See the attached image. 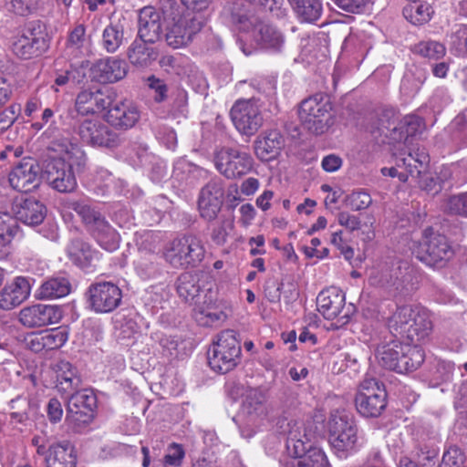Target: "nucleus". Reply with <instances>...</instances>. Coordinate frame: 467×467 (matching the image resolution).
<instances>
[{
    "mask_svg": "<svg viewBox=\"0 0 467 467\" xmlns=\"http://www.w3.org/2000/svg\"><path fill=\"white\" fill-rule=\"evenodd\" d=\"M199 275L192 272L181 274L176 282L178 296L185 302H192L201 292Z\"/></svg>",
    "mask_w": 467,
    "mask_h": 467,
    "instance_id": "40",
    "label": "nucleus"
},
{
    "mask_svg": "<svg viewBox=\"0 0 467 467\" xmlns=\"http://www.w3.org/2000/svg\"><path fill=\"white\" fill-rule=\"evenodd\" d=\"M183 24L178 20L174 23L165 34L167 44L172 48H180L187 46L190 42V35L186 33Z\"/></svg>",
    "mask_w": 467,
    "mask_h": 467,
    "instance_id": "46",
    "label": "nucleus"
},
{
    "mask_svg": "<svg viewBox=\"0 0 467 467\" xmlns=\"http://www.w3.org/2000/svg\"><path fill=\"white\" fill-rule=\"evenodd\" d=\"M47 413L51 422L57 423L61 420L63 409L61 402L57 398L49 400L47 406Z\"/></svg>",
    "mask_w": 467,
    "mask_h": 467,
    "instance_id": "63",
    "label": "nucleus"
},
{
    "mask_svg": "<svg viewBox=\"0 0 467 467\" xmlns=\"http://www.w3.org/2000/svg\"><path fill=\"white\" fill-rule=\"evenodd\" d=\"M86 42V29L83 25H78L69 34L68 44L76 48H80Z\"/></svg>",
    "mask_w": 467,
    "mask_h": 467,
    "instance_id": "64",
    "label": "nucleus"
},
{
    "mask_svg": "<svg viewBox=\"0 0 467 467\" xmlns=\"http://www.w3.org/2000/svg\"><path fill=\"white\" fill-rule=\"evenodd\" d=\"M67 251L70 260L81 268H88L99 260V253L80 239L72 240Z\"/></svg>",
    "mask_w": 467,
    "mask_h": 467,
    "instance_id": "37",
    "label": "nucleus"
},
{
    "mask_svg": "<svg viewBox=\"0 0 467 467\" xmlns=\"http://www.w3.org/2000/svg\"><path fill=\"white\" fill-rule=\"evenodd\" d=\"M41 332L43 336L42 346H45L47 351L60 348L68 338V332L66 327H57Z\"/></svg>",
    "mask_w": 467,
    "mask_h": 467,
    "instance_id": "47",
    "label": "nucleus"
},
{
    "mask_svg": "<svg viewBox=\"0 0 467 467\" xmlns=\"http://www.w3.org/2000/svg\"><path fill=\"white\" fill-rule=\"evenodd\" d=\"M334 3L346 12L361 14L373 3V0H334Z\"/></svg>",
    "mask_w": 467,
    "mask_h": 467,
    "instance_id": "56",
    "label": "nucleus"
},
{
    "mask_svg": "<svg viewBox=\"0 0 467 467\" xmlns=\"http://www.w3.org/2000/svg\"><path fill=\"white\" fill-rule=\"evenodd\" d=\"M185 452L182 445L172 443L169 446L167 453L164 456L165 467H179L184 458Z\"/></svg>",
    "mask_w": 467,
    "mask_h": 467,
    "instance_id": "57",
    "label": "nucleus"
},
{
    "mask_svg": "<svg viewBox=\"0 0 467 467\" xmlns=\"http://www.w3.org/2000/svg\"><path fill=\"white\" fill-rule=\"evenodd\" d=\"M68 208L80 216L88 233L103 249L112 252L119 247V234L96 206L84 201H76L69 202Z\"/></svg>",
    "mask_w": 467,
    "mask_h": 467,
    "instance_id": "4",
    "label": "nucleus"
},
{
    "mask_svg": "<svg viewBox=\"0 0 467 467\" xmlns=\"http://www.w3.org/2000/svg\"><path fill=\"white\" fill-rule=\"evenodd\" d=\"M410 22L414 25H422L430 21L432 9L428 4H417L410 6Z\"/></svg>",
    "mask_w": 467,
    "mask_h": 467,
    "instance_id": "55",
    "label": "nucleus"
},
{
    "mask_svg": "<svg viewBox=\"0 0 467 467\" xmlns=\"http://www.w3.org/2000/svg\"><path fill=\"white\" fill-rule=\"evenodd\" d=\"M411 51L422 57L438 60L446 54V48L443 44L434 40H423L415 44Z\"/></svg>",
    "mask_w": 467,
    "mask_h": 467,
    "instance_id": "45",
    "label": "nucleus"
},
{
    "mask_svg": "<svg viewBox=\"0 0 467 467\" xmlns=\"http://www.w3.org/2000/svg\"><path fill=\"white\" fill-rule=\"evenodd\" d=\"M376 357L380 366L400 374L418 369L425 359L424 351L420 346L392 338L379 344Z\"/></svg>",
    "mask_w": 467,
    "mask_h": 467,
    "instance_id": "2",
    "label": "nucleus"
},
{
    "mask_svg": "<svg viewBox=\"0 0 467 467\" xmlns=\"http://www.w3.org/2000/svg\"><path fill=\"white\" fill-rule=\"evenodd\" d=\"M86 296L87 304L92 311L106 314L119 307L122 300V292L116 284L101 281L91 284Z\"/></svg>",
    "mask_w": 467,
    "mask_h": 467,
    "instance_id": "14",
    "label": "nucleus"
},
{
    "mask_svg": "<svg viewBox=\"0 0 467 467\" xmlns=\"http://www.w3.org/2000/svg\"><path fill=\"white\" fill-rule=\"evenodd\" d=\"M18 318L24 327H40L58 323L62 318V312L57 306L36 304L21 309Z\"/></svg>",
    "mask_w": 467,
    "mask_h": 467,
    "instance_id": "21",
    "label": "nucleus"
},
{
    "mask_svg": "<svg viewBox=\"0 0 467 467\" xmlns=\"http://www.w3.org/2000/svg\"><path fill=\"white\" fill-rule=\"evenodd\" d=\"M395 158V166L381 169V173L384 176L398 177L402 182L408 181L409 177L414 178L423 172V169L428 161V154L424 150L411 152L409 150L400 149L393 153Z\"/></svg>",
    "mask_w": 467,
    "mask_h": 467,
    "instance_id": "15",
    "label": "nucleus"
},
{
    "mask_svg": "<svg viewBox=\"0 0 467 467\" xmlns=\"http://www.w3.org/2000/svg\"><path fill=\"white\" fill-rule=\"evenodd\" d=\"M358 412L365 418H377L387 406L385 386L375 379H364L355 397Z\"/></svg>",
    "mask_w": 467,
    "mask_h": 467,
    "instance_id": "12",
    "label": "nucleus"
},
{
    "mask_svg": "<svg viewBox=\"0 0 467 467\" xmlns=\"http://www.w3.org/2000/svg\"><path fill=\"white\" fill-rule=\"evenodd\" d=\"M116 93L106 89H84L80 91L75 101V109L68 113L69 120L78 118H88V115H94L107 110L113 102Z\"/></svg>",
    "mask_w": 467,
    "mask_h": 467,
    "instance_id": "16",
    "label": "nucleus"
},
{
    "mask_svg": "<svg viewBox=\"0 0 467 467\" xmlns=\"http://www.w3.org/2000/svg\"><path fill=\"white\" fill-rule=\"evenodd\" d=\"M303 441V451L300 453H288V457L282 460L283 467H330L325 452L317 447Z\"/></svg>",
    "mask_w": 467,
    "mask_h": 467,
    "instance_id": "27",
    "label": "nucleus"
},
{
    "mask_svg": "<svg viewBox=\"0 0 467 467\" xmlns=\"http://www.w3.org/2000/svg\"><path fill=\"white\" fill-rule=\"evenodd\" d=\"M41 179V167L37 161L27 157L14 165L8 174L10 186L22 192H28L37 188Z\"/></svg>",
    "mask_w": 467,
    "mask_h": 467,
    "instance_id": "20",
    "label": "nucleus"
},
{
    "mask_svg": "<svg viewBox=\"0 0 467 467\" xmlns=\"http://www.w3.org/2000/svg\"><path fill=\"white\" fill-rule=\"evenodd\" d=\"M276 433L285 437V448L288 453H300L303 451V441H308L307 435L302 431V423L286 417L277 418L275 425Z\"/></svg>",
    "mask_w": 467,
    "mask_h": 467,
    "instance_id": "25",
    "label": "nucleus"
},
{
    "mask_svg": "<svg viewBox=\"0 0 467 467\" xmlns=\"http://www.w3.org/2000/svg\"><path fill=\"white\" fill-rule=\"evenodd\" d=\"M337 222L341 226L353 232L358 230L361 225L359 218L356 215L350 214L348 212H341L337 214Z\"/></svg>",
    "mask_w": 467,
    "mask_h": 467,
    "instance_id": "61",
    "label": "nucleus"
},
{
    "mask_svg": "<svg viewBox=\"0 0 467 467\" xmlns=\"http://www.w3.org/2000/svg\"><path fill=\"white\" fill-rule=\"evenodd\" d=\"M282 287L283 283L278 282L276 279H268L265 281L264 293L269 302L277 303L280 301Z\"/></svg>",
    "mask_w": 467,
    "mask_h": 467,
    "instance_id": "59",
    "label": "nucleus"
},
{
    "mask_svg": "<svg viewBox=\"0 0 467 467\" xmlns=\"http://www.w3.org/2000/svg\"><path fill=\"white\" fill-rule=\"evenodd\" d=\"M56 373V388L58 392L67 395L78 389L80 378L72 364L67 360H59L54 365Z\"/></svg>",
    "mask_w": 467,
    "mask_h": 467,
    "instance_id": "34",
    "label": "nucleus"
},
{
    "mask_svg": "<svg viewBox=\"0 0 467 467\" xmlns=\"http://www.w3.org/2000/svg\"><path fill=\"white\" fill-rule=\"evenodd\" d=\"M414 253L420 262L433 268L444 267L454 254L447 237L434 232L432 228L423 231Z\"/></svg>",
    "mask_w": 467,
    "mask_h": 467,
    "instance_id": "8",
    "label": "nucleus"
},
{
    "mask_svg": "<svg viewBox=\"0 0 467 467\" xmlns=\"http://www.w3.org/2000/svg\"><path fill=\"white\" fill-rule=\"evenodd\" d=\"M231 119L236 130L246 136H252L263 125V115L253 99L236 101L230 111Z\"/></svg>",
    "mask_w": 467,
    "mask_h": 467,
    "instance_id": "19",
    "label": "nucleus"
},
{
    "mask_svg": "<svg viewBox=\"0 0 467 467\" xmlns=\"http://www.w3.org/2000/svg\"><path fill=\"white\" fill-rule=\"evenodd\" d=\"M428 163L429 161L423 169V172L419 175H415L414 178H418V184L421 190L425 191L429 194L436 195L441 191L442 186L438 177L427 172Z\"/></svg>",
    "mask_w": 467,
    "mask_h": 467,
    "instance_id": "49",
    "label": "nucleus"
},
{
    "mask_svg": "<svg viewBox=\"0 0 467 467\" xmlns=\"http://www.w3.org/2000/svg\"><path fill=\"white\" fill-rule=\"evenodd\" d=\"M29 281L23 276L16 277L0 291V309L11 310L20 306L30 295Z\"/></svg>",
    "mask_w": 467,
    "mask_h": 467,
    "instance_id": "29",
    "label": "nucleus"
},
{
    "mask_svg": "<svg viewBox=\"0 0 467 467\" xmlns=\"http://www.w3.org/2000/svg\"><path fill=\"white\" fill-rule=\"evenodd\" d=\"M319 313L327 320H333L345 306V295L337 287L322 290L317 297Z\"/></svg>",
    "mask_w": 467,
    "mask_h": 467,
    "instance_id": "33",
    "label": "nucleus"
},
{
    "mask_svg": "<svg viewBox=\"0 0 467 467\" xmlns=\"http://www.w3.org/2000/svg\"><path fill=\"white\" fill-rule=\"evenodd\" d=\"M254 41L264 49L279 52L285 44L283 34L274 26L263 22L254 33Z\"/></svg>",
    "mask_w": 467,
    "mask_h": 467,
    "instance_id": "36",
    "label": "nucleus"
},
{
    "mask_svg": "<svg viewBox=\"0 0 467 467\" xmlns=\"http://www.w3.org/2000/svg\"><path fill=\"white\" fill-rule=\"evenodd\" d=\"M422 120L417 116H406L397 123L393 110H385L379 118V130L385 137L400 143L403 142V150H412L409 148L413 138L420 131Z\"/></svg>",
    "mask_w": 467,
    "mask_h": 467,
    "instance_id": "11",
    "label": "nucleus"
},
{
    "mask_svg": "<svg viewBox=\"0 0 467 467\" xmlns=\"http://www.w3.org/2000/svg\"><path fill=\"white\" fill-rule=\"evenodd\" d=\"M90 71L92 78L98 82L115 83L125 78L128 66L123 59L108 57L96 61Z\"/></svg>",
    "mask_w": 467,
    "mask_h": 467,
    "instance_id": "24",
    "label": "nucleus"
},
{
    "mask_svg": "<svg viewBox=\"0 0 467 467\" xmlns=\"http://www.w3.org/2000/svg\"><path fill=\"white\" fill-rule=\"evenodd\" d=\"M140 118L138 108L130 101L117 100L107 109L106 121L116 129L127 130L135 126Z\"/></svg>",
    "mask_w": 467,
    "mask_h": 467,
    "instance_id": "22",
    "label": "nucleus"
},
{
    "mask_svg": "<svg viewBox=\"0 0 467 467\" xmlns=\"http://www.w3.org/2000/svg\"><path fill=\"white\" fill-rule=\"evenodd\" d=\"M71 284L67 276L57 275L47 279L38 287L36 297L39 300H52L67 296Z\"/></svg>",
    "mask_w": 467,
    "mask_h": 467,
    "instance_id": "35",
    "label": "nucleus"
},
{
    "mask_svg": "<svg viewBox=\"0 0 467 467\" xmlns=\"http://www.w3.org/2000/svg\"><path fill=\"white\" fill-rule=\"evenodd\" d=\"M140 38L135 39L127 50V57L129 61L136 67H148L157 58V52L153 47H148Z\"/></svg>",
    "mask_w": 467,
    "mask_h": 467,
    "instance_id": "39",
    "label": "nucleus"
},
{
    "mask_svg": "<svg viewBox=\"0 0 467 467\" xmlns=\"http://www.w3.org/2000/svg\"><path fill=\"white\" fill-rule=\"evenodd\" d=\"M253 163L249 153L234 148H223L214 156L215 168L228 179L245 175L252 170Z\"/></svg>",
    "mask_w": 467,
    "mask_h": 467,
    "instance_id": "18",
    "label": "nucleus"
},
{
    "mask_svg": "<svg viewBox=\"0 0 467 467\" xmlns=\"http://www.w3.org/2000/svg\"><path fill=\"white\" fill-rule=\"evenodd\" d=\"M21 113L19 104H11L0 112V133L8 130L17 119Z\"/></svg>",
    "mask_w": 467,
    "mask_h": 467,
    "instance_id": "53",
    "label": "nucleus"
},
{
    "mask_svg": "<svg viewBox=\"0 0 467 467\" xmlns=\"http://www.w3.org/2000/svg\"><path fill=\"white\" fill-rule=\"evenodd\" d=\"M285 145V140L277 130L261 133L254 141V152L261 161H269L275 159Z\"/></svg>",
    "mask_w": 467,
    "mask_h": 467,
    "instance_id": "31",
    "label": "nucleus"
},
{
    "mask_svg": "<svg viewBox=\"0 0 467 467\" xmlns=\"http://www.w3.org/2000/svg\"><path fill=\"white\" fill-rule=\"evenodd\" d=\"M347 202L353 211H361L371 205L372 198L368 192L359 189L353 191L347 196Z\"/></svg>",
    "mask_w": 467,
    "mask_h": 467,
    "instance_id": "51",
    "label": "nucleus"
},
{
    "mask_svg": "<svg viewBox=\"0 0 467 467\" xmlns=\"http://www.w3.org/2000/svg\"><path fill=\"white\" fill-rule=\"evenodd\" d=\"M124 26L120 22H111L101 36V47L108 53H115L124 44Z\"/></svg>",
    "mask_w": 467,
    "mask_h": 467,
    "instance_id": "42",
    "label": "nucleus"
},
{
    "mask_svg": "<svg viewBox=\"0 0 467 467\" xmlns=\"http://www.w3.org/2000/svg\"><path fill=\"white\" fill-rule=\"evenodd\" d=\"M444 209L449 214L467 217V192L450 196L445 202Z\"/></svg>",
    "mask_w": 467,
    "mask_h": 467,
    "instance_id": "50",
    "label": "nucleus"
},
{
    "mask_svg": "<svg viewBox=\"0 0 467 467\" xmlns=\"http://www.w3.org/2000/svg\"><path fill=\"white\" fill-rule=\"evenodd\" d=\"M296 16L305 23H315L322 16L321 0H287Z\"/></svg>",
    "mask_w": 467,
    "mask_h": 467,
    "instance_id": "38",
    "label": "nucleus"
},
{
    "mask_svg": "<svg viewBox=\"0 0 467 467\" xmlns=\"http://www.w3.org/2000/svg\"><path fill=\"white\" fill-rule=\"evenodd\" d=\"M223 14L233 26L243 32H255L264 22L254 12L235 4L225 6Z\"/></svg>",
    "mask_w": 467,
    "mask_h": 467,
    "instance_id": "32",
    "label": "nucleus"
},
{
    "mask_svg": "<svg viewBox=\"0 0 467 467\" xmlns=\"http://www.w3.org/2000/svg\"><path fill=\"white\" fill-rule=\"evenodd\" d=\"M162 15L152 6L140 9L138 21V36L150 44L162 38L163 36Z\"/></svg>",
    "mask_w": 467,
    "mask_h": 467,
    "instance_id": "23",
    "label": "nucleus"
},
{
    "mask_svg": "<svg viewBox=\"0 0 467 467\" xmlns=\"http://www.w3.org/2000/svg\"><path fill=\"white\" fill-rule=\"evenodd\" d=\"M233 228V221L223 219L220 223L213 227L211 238L213 242L218 245H223L226 243L229 230Z\"/></svg>",
    "mask_w": 467,
    "mask_h": 467,
    "instance_id": "58",
    "label": "nucleus"
},
{
    "mask_svg": "<svg viewBox=\"0 0 467 467\" xmlns=\"http://www.w3.org/2000/svg\"><path fill=\"white\" fill-rule=\"evenodd\" d=\"M331 109L329 98L322 93H317L301 102L298 115L306 130L320 135L332 124Z\"/></svg>",
    "mask_w": 467,
    "mask_h": 467,
    "instance_id": "9",
    "label": "nucleus"
},
{
    "mask_svg": "<svg viewBox=\"0 0 467 467\" xmlns=\"http://www.w3.org/2000/svg\"><path fill=\"white\" fill-rule=\"evenodd\" d=\"M464 462V455L460 448L451 446L442 456L441 464L438 467H461Z\"/></svg>",
    "mask_w": 467,
    "mask_h": 467,
    "instance_id": "54",
    "label": "nucleus"
},
{
    "mask_svg": "<svg viewBox=\"0 0 467 467\" xmlns=\"http://www.w3.org/2000/svg\"><path fill=\"white\" fill-rule=\"evenodd\" d=\"M387 325L392 337L405 339L412 346H420L428 339L433 327L430 314L411 306L398 307Z\"/></svg>",
    "mask_w": 467,
    "mask_h": 467,
    "instance_id": "1",
    "label": "nucleus"
},
{
    "mask_svg": "<svg viewBox=\"0 0 467 467\" xmlns=\"http://www.w3.org/2000/svg\"><path fill=\"white\" fill-rule=\"evenodd\" d=\"M332 244L340 250L345 259L349 261L354 257V250L348 245L342 238V231L335 232L331 238Z\"/></svg>",
    "mask_w": 467,
    "mask_h": 467,
    "instance_id": "62",
    "label": "nucleus"
},
{
    "mask_svg": "<svg viewBox=\"0 0 467 467\" xmlns=\"http://www.w3.org/2000/svg\"><path fill=\"white\" fill-rule=\"evenodd\" d=\"M19 232L16 219L7 212H0V258L7 254V249Z\"/></svg>",
    "mask_w": 467,
    "mask_h": 467,
    "instance_id": "41",
    "label": "nucleus"
},
{
    "mask_svg": "<svg viewBox=\"0 0 467 467\" xmlns=\"http://www.w3.org/2000/svg\"><path fill=\"white\" fill-rule=\"evenodd\" d=\"M48 47L45 26L35 21L28 24L24 34L13 44V52L23 59L38 57Z\"/></svg>",
    "mask_w": 467,
    "mask_h": 467,
    "instance_id": "17",
    "label": "nucleus"
},
{
    "mask_svg": "<svg viewBox=\"0 0 467 467\" xmlns=\"http://www.w3.org/2000/svg\"><path fill=\"white\" fill-rule=\"evenodd\" d=\"M223 203V200L221 199H207L203 196H199L198 209L201 216L207 221L214 220L221 211Z\"/></svg>",
    "mask_w": 467,
    "mask_h": 467,
    "instance_id": "48",
    "label": "nucleus"
},
{
    "mask_svg": "<svg viewBox=\"0 0 467 467\" xmlns=\"http://www.w3.org/2000/svg\"><path fill=\"white\" fill-rule=\"evenodd\" d=\"M67 125L87 145L112 150L122 143L119 134L98 119L75 118Z\"/></svg>",
    "mask_w": 467,
    "mask_h": 467,
    "instance_id": "7",
    "label": "nucleus"
},
{
    "mask_svg": "<svg viewBox=\"0 0 467 467\" xmlns=\"http://www.w3.org/2000/svg\"><path fill=\"white\" fill-rule=\"evenodd\" d=\"M192 317L200 326L212 327L224 319L226 316L214 306L212 300L209 303L205 300L202 305L196 304Z\"/></svg>",
    "mask_w": 467,
    "mask_h": 467,
    "instance_id": "43",
    "label": "nucleus"
},
{
    "mask_svg": "<svg viewBox=\"0 0 467 467\" xmlns=\"http://www.w3.org/2000/svg\"><path fill=\"white\" fill-rule=\"evenodd\" d=\"M199 196H203L207 199H221L223 200L224 185L223 180L218 176L213 177L200 191Z\"/></svg>",
    "mask_w": 467,
    "mask_h": 467,
    "instance_id": "52",
    "label": "nucleus"
},
{
    "mask_svg": "<svg viewBox=\"0 0 467 467\" xmlns=\"http://www.w3.org/2000/svg\"><path fill=\"white\" fill-rule=\"evenodd\" d=\"M184 173L187 174L186 179H190L192 181L205 180L209 177L208 170L185 160L178 161L173 169V177L178 178L179 180H183L184 177L182 175Z\"/></svg>",
    "mask_w": 467,
    "mask_h": 467,
    "instance_id": "44",
    "label": "nucleus"
},
{
    "mask_svg": "<svg viewBox=\"0 0 467 467\" xmlns=\"http://www.w3.org/2000/svg\"><path fill=\"white\" fill-rule=\"evenodd\" d=\"M162 254L172 268L186 270L200 265L205 255V248L199 237L185 234L167 243Z\"/></svg>",
    "mask_w": 467,
    "mask_h": 467,
    "instance_id": "5",
    "label": "nucleus"
},
{
    "mask_svg": "<svg viewBox=\"0 0 467 467\" xmlns=\"http://www.w3.org/2000/svg\"><path fill=\"white\" fill-rule=\"evenodd\" d=\"M243 411L251 422L260 423L265 420L269 410L265 391L260 389H247L243 400Z\"/></svg>",
    "mask_w": 467,
    "mask_h": 467,
    "instance_id": "30",
    "label": "nucleus"
},
{
    "mask_svg": "<svg viewBox=\"0 0 467 467\" xmlns=\"http://www.w3.org/2000/svg\"><path fill=\"white\" fill-rule=\"evenodd\" d=\"M241 343L238 333L234 329H225L216 336L208 351L210 368L221 374L230 372L241 362Z\"/></svg>",
    "mask_w": 467,
    "mask_h": 467,
    "instance_id": "6",
    "label": "nucleus"
},
{
    "mask_svg": "<svg viewBox=\"0 0 467 467\" xmlns=\"http://www.w3.org/2000/svg\"><path fill=\"white\" fill-rule=\"evenodd\" d=\"M17 221L30 226L39 225L47 216V207L34 197L16 200L13 206Z\"/></svg>",
    "mask_w": 467,
    "mask_h": 467,
    "instance_id": "26",
    "label": "nucleus"
},
{
    "mask_svg": "<svg viewBox=\"0 0 467 467\" xmlns=\"http://www.w3.org/2000/svg\"><path fill=\"white\" fill-rule=\"evenodd\" d=\"M148 85L155 93L153 98L156 102H162L167 99L168 88L163 80L151 76L148 78Z\"/></svg>",
    "mask_w": 467,
    "mask_h": 467,
    "instance_id": "60",
    "label": "nucleus"
},
{
    "mask_svg": "<svg viewBox=\"0 0 467 467\" xmlns=\"http://www.w3.org/2000/svg\"><path fill=\"white\" fill-rule=\"evenodd\" d=\"M41 178L59 192H72L77 188L72 165L60 157H47L42 161Z\"/></svg>",
    "mask_w": 467,
    "mask_h": 467,
    "instance_id": "13",
    "label": "nucleus"
},
{
    "mask_svg": "<svg viewBox=\"0 0 467 467\" xmlns=\"http://www.w3.org/2000/svg\"><path fill=\"white\" fill-rule=\"evenodd\" d=\"M38 455L45 456L47 467H76L77 456L74 447L68 441L36 448Z\"/></svg>",
    "mask_w": 467,
    "mask_h": 467,
    "instance_id": "28",
    "label": "nucleus"
},
{
    "mask_svg": "<svg viewBox=\"0 0 467 467\" xmlns=\"http://www.w3.org/2000/svg\"><path fill=\"white\" fill-rule=\"evenodd\" d=\"M327 429L329 443L338 458H347L358 448V426L353 415L346 410L330 412Z\"/></svg>",
    "mask_w": 467,
    "mask_h": 467,
    "instance_id": "3",
    "label": "nucleus"
},
{
    "mask_svg": "<svg viewBox=\"0 0 467 467\" xmlns=\"http://www.w3.org/2000/svg\"><path fill=\"white\" fill-rule=\"evenodd\" d=\"M67 396L66 420L76 431H81L95 418L97 397L91 389H76Z\"/></svg>",
    "mask_w": 467,
    "mask_h": 467,
    "instance_id": "10",
    "label": "nucleus"
}]
</instances>
